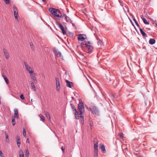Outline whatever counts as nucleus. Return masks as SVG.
<instances>
[{"label": "nucleus", "mask_w": 157, "mask_h": 157, "mask_svg": "<svg viewBox=\"0 0 157 157\" xmlns=\"http://www.w3.org/2000/svg\"><path fill=\"white\" fill-rule=\"evenodd\" d=\"M81 46L86 50V52H87L90 53L93 50L92 44L90 42L85 41L82 43Z\"/></svg>", "instance_id": "nucleus-1"}, {"label": "nucleus", "mask_w": 157, "mask_h": 157, "mask_svg": "<svg viewBox=\"0 0 157 157\" xmlns=\"http://www.w3.org/2000/svg\"><path fill=\"white\" fill-rule=\"evenodd\" d=\"M49 12L55 17H59L60 11L58 9L52 8L49 9Z\"/></svg>", "instance_id": "nucleus-2"}, {"label": "nucleus", "mask_w": 157, "mask_h": 157, "mask_svg": "<svg viewBox=\"0 0 157 157\" xmlns=\"http://www.w3.org/2000/svg\"><path fill=\"white\" fill-rule=\"evenodd\" d=\"M78 110L79 113L78 115H82L85 112V109L84 106V104L82 101H80L78 104Z\"/></svg>", "instance_id": "nucleus-3"}, {"label": "nucleus", "mask_w": 157, "mask_h": 157, "mask_svg": "<svg viewBox=\"0 0 157 157\" xmlns=\"http://www.w3.org/2000/svg\"><path fill=\"white\" fill-rule=\"evenodd\" d=\"M90 110L94 115L98 116L99 115V111L97 108L94 106H91L90 108Z\"/></svg>", "instance_id": "nucleus-4"}, {"label": "nucleus", "mask_w": 157, "mask_h": 157, "mask_svg": "<svg viewBox=\"0 0 157 157\" xmlns=\"http://www.w3.org/2000/svg\"><path fill=\"white\" fill-rule=\"evenodd\" d=\"M70 105H71V107L73 110V112L74 113L75 115V118L76 119H79V116H78V113L77 111L76 108L75 106L72 104H71Z\"/></svg>", "instance_id": "nucleus-5"}, {"label": "nucleus", "mask_w": 157, "mask_h": 157, "mask_svg": "<svg viewBox=\"0 0 157 157\" xmlns=\"http://www.w3.org/2000/svg\"><path fill=\"white\" fill-rule=\"evenodd\" d=\"M26 70L28 71L30 73H32L33 71L32 70V69L28 65L27 63L25 62L24 63Z\"/></svg>", "instance_id": "nucleus-6"}, {"label": "nucleus", "mask_w": 157, "mask_h": 157, "mask_svg": "<svg viewBox=\"0 0 157 157\" xmlns=\"http://www.w3.org/2000/svg\"><path fill=\"white\" fill-rule=\"evenodd\" d=\"M86 38V36L84 34H79L78 35V40L83 41Z\"/></svg>", "instance_id": "nucleus-7"}, {"label": "nucleus", "mask_w": 157, "mask_h": 157, "mask_svg": "<svg viewBox=\"0 0 157 157\" xmlns=\"http://www.w3.org/2000/svg\"><path fill=\"white\" fill-rule=\"evenodd\" d=\"M14 12V15L16 19L18 18V13L17 8L15 6H14L13 8Z\"/></svg>", "instance_id": "nucleus-8"}, {"label": "nucleus", "mask_w": 157, "mask_h": 157, "mask_svg": "<svg viewBox=\"0 0 157 157\" xmlns=\"http://www.w3.org/2000/svg\"><path fill=\"white\" fill-rule=\"evenodd\" d=\"M55 79L56 90L59 91V90L60 87L59 80V78L57 77H56Z\"/></svg>", "instance_id": "nucleus-9"}, {"label": "nucleus", "mask_w": 157, "mask_h": 157, "mask_svg": "<svg viewBox=\"0 0 157 157\" xmlns=\"http://www.w3.org/2000/svg\"><path fill=\"white\" fill-rule=\"evenodd\" d=\"M65 19L66 22L72 24L73 26H74V24L72 23V22L70 18L68 17L66 14L64 15Z\"/></svg>", "instance_id": "nucleus-10"}, {"label": "nucleus", "mask_w": 157, "mask_h": 157, "mask_svg": "<svg viewBox=\"0 0 157 157\" xmlns=\"http://www.w3.org/2000/svg\"><path fill=\"white\" fill-rule=\"evenodd\" d=\"M53 52L56 56L57 57H60L61 56V52L56 49L53 50Z\"/></svg>", "instance_id": "nucleus-11"}, {"label": "nucleus", "mask_w": 157, "mask_h": 157, "mask_svg": "<svg viewBox=\"0 0 157 157\" xmlns=\"http://www.w3.org/2000/svg\"><path fill=\"white\" fill-rule=\"evenodd\" d=\"M57 25L62 31L63 34V35L66 34V32L64 30L63 26L61 24L59 23L57 24Z\"/></svg>", "instance_id": "nucleus-12"}, {"label": "nucleus", "mask_w": 157, "mask_h": 157, "mask_svg": "<svg viewBox=\"0 0 157 157\" xmlns=\"http://www.w3.org/2000/svg\"><path fill=\"white\" fill-rule=\"evenodd\" d=\"M30 76L32 79L33 80L34 83H36L37 82L36 78L35 76V74L33 73V71L32 73H30Z\"/></svg>", "instance_id": "nucleus-13"}, {"label": "nucleus", "mask_w": 157, "mask_h": 157, "mask_svg": "<svg viewBox=\"0 0 157 157\" xmlns=\"http://www.w3.org/2000/svg\"><path fill=\"white\" fill-rule=\"evenodd\" d=\"M16 139L17 140V145L18 147H19L21 144L20 137L18 136H17Z\"/></svg>", "instance_id": "nucleus-14"}, {"label": "nucleus", "mask_w": 157, "mask_h": 157, "mask_svg": "<svg viewBox=\"0 0 157 157\" xmlns=\"http://www.w3.org/2000/svg\"><path fill=\"white\" fill-rule=\"evenodd\" d=\"M66 81L67 82V87L70 88H71L72 86H73V83L71 82H69V81L66 80Z\"/></svg>", "instance_id": "nucleus-15"}, {"label": "nucleus", "mask_w": 157, "mask_h": 157, "mask_svg": "<svg viewBox=\"0 0 157 157\" xmlns=\"http://www.w3.org/2000/svg\"><path fill=\"white\" fill-rule=\"evenodd\" d=\"M14 117L18 118L19 116H18V110L17 109H15L14 110Z\"/></svg>", "instance_id": "nucleus-16"}, {"label": "nucleus", "mask_w": 157, "mask_h": 157, "mask_svg": "<svg viewBox=\"0 0 157 157\" xmlns=\"http://www.w3.org/2000/svg\"><path fill=\"white\" fill-rule=\"evenodd\" d=\"M155 42V40L154 39L152 38H150L149 42V43L151 45L154 44Z\"/></svg>", "instance_id": "nucleus-17"}, {"label": "nucleus", "mask_w": 157, "mask_h": 157, "mask_svg": "<svg viewBox=\"0 0 157 157\" xmlns=\"http://www.w3.org/2000/svg\"><path fill=\"white\" fill-rule=\"evenodd\" d=\"M139 30L143 36H147L146 34L143 31L142 29L140 28Z\"/></svg>", "instance_id": "nucleus-18"}, {"label": "nucleus", "mask_w": 157, "mask_h": 157, "mask_svg": "<svg viewBox=\"0 0 157 157\" xmlns=\"http://www.w3.org/2000/svg\"><path fill=\"white\" fill-rule=\"evenodd\" d=\"M141 17L145 24L146 25L149 24V22L147 21L146 19L143 17V15L141 16Z\"/></svg>", "instance_id": "nucleus-19"}, {"label": "nucleus", "mask_w": 157, "mask_h": 157, "mask_svg": "<svg viewBox=\"0 0 157 157\" xmlns=\"http://www.w3.org/2000/svg\"><path fill=\"white\" fill-rule=\"evenodd\" d=\"M31 86L32 87V89H33L34 91H36V87L34 84L33 82H32L31 83Z\"/></svg>", "instance_id": "nucleus-20"}, {"label": "nucleus", "mask_w": 157, "mask_h": 157, "mask_svg": "<svg viewBox=\"0 0 157 157\" xmlns=\"http://www.w3.org/2000/svg\"><path fill=\"white\" fill-rule=\"evenodd\" d=\"M89 124L90 126V128L91 129H92L93 127V124L92 121L91 120V119H90L89 120Z\"/></svg>", "instance_id": "nucleus-21"}, {"label": "nucleus", "mask_w": 157, "mask_h": 157, "mask_svg": "<svg viewBox=\"0 0 157 157\" xmlns=\"http://www.w3.org/2000/svg\"><path fill=\"white\" fill-rule=\"evenodd\" d=\"M2 76L3 77L6 83L7 84H8L9 83V81L6 77L3 75H2Z\"/></svg>", "instance_id": "nucleus-22"}, {"label": "nucleus", "mask_w": 157, "mask_h": 157, "mask_svg": "<svg viewBox=\"0 0 157 157\" xmlns=\"http://www.w3.org/2000/svg\"><path fill=\"white\" fill-rule=\"evenodd\" d=\"M80 115V117L81 118V123L82 124H84V116L83 115Z\"/></svg>", "instance_id": "nucleus-23"}, {"label": "nucleus", "mask_w": 157, "mask_h": 157, "mask_svg": "<svg viewBox=\"0 0 157 157\" xmlns=\"http://www.w3.org/2000/svg\"><path fill=\"white\" fill-rule=\"evenodd\" d=\"M100 148L101 151L104 152H106V150L105 148V146L103 145H102L100 146Z\"/></svg>", "instance_id": "nucleus-24"}, {"label": "nucleus", "mask_w": 157, "mask_h": 157, "mask_svg": "<svg viewBox=\"0 0 157 157\" xmlns=\"http://www.w3.org/2000/svg\"><path fill=\"white\" fill-rule=\"evenodd\" d=\"M45 113V114L46 117H47V118L50 121V117L49 114L47 112H46Z\"/></svg>", "instance_id": "nucleus-25"}, {"label": "nucleus", "mask_w": 157, "mask_h": 157, "mask_svg": "<svg viewBox=\"0 0 157 157\" xmlns=\"http://www.w3.org/2000/svg\"><path fill=\"white\" fill-rule=\"evenodd\" d=\"M19 157H24L23 152L21 150H20L19 152Z\"/></svg>", "instance_id": "nucleus-26"}, {"label": "nucleus", "mask_w": 157, "mask_h": 157, "mask_svg": "<svg viewBox=\"0 0 157 157\" xmlns=\"http://www.w3.org/2000/svg\"><path fill=\"white\" fill-rule=\"evenodd\" d=\"M4 55L5 57V58L7 59H8L10 57L9 55L8 52L4 53Z\"/></svg>", "instance_id": "nucleus-27"}, {"label": "nucleus", "mask_w": 157, "mask_h": 157, "mask_svg": "<svg viewBox=\"0 0 157 157\" xmlns=\"http://www.w3.org/2000/svg\"><path fill=\"white\" fill-rule=\"evenodd\" d=\"M5 137H6V142L8 143H9V137H8V135L7 134H6V133H5Z\"/></svg>", "instance_id": "nucleus-28"}, {"label": "nucleus", "mask_w": 157, "mask_h": 157, "mask_svg": "<svg viewBox=\"0 0 157 157\" xmlns=\"http://www.w3.org/2000/svg\"><path fill=\"white\" fill-rule=\"evenodd\" d=\"M94 142L95 143L94 147H98V142L97 141V139H95Z\"/></svg>", "instance_id": "nucleus-29"}, {"label": "nucleus", "mask_w": 157, "mask_h": 157, "mask_svg": "<svg viewBox=\"0 0 157 157\" xmlns=\"http://www.w3.org/2000/svg\"><path fill=\"white\" fill-rule=\"evenodd\" d=\"M29 151L28 149L26 150L25 153V156L26 157H28L29 155Z\"/></svg>", "instance_id": "nucleus-30"}, {"label": "nucleus", "mask_w": 157, "mask_h": 157, "mask_svg": "<svg viewBox=\"0 0 157 157\" xmlns=\"http://www.w3.org/2000/svg\"><path fill=\"white\" fill-rule=\"evenodd\" d=\"M98 155V151H94V156L95 157H97Z\"/></svg>", "instance_id": "nucleus-31"}, {"label": "nucleus", "mask_w": 157, "mask_h": 157, "mask_svg": "<svg viewBox=\"0 0 157 157\" xmlns=\"http://www.w3.org/2000/svg\"><path fill=\"white\" fill-rule=\"evenodd\" d=\"M39 116L40 117L41 119L42 120V121H45V118L44 116H43L42 115L40 114Z\"/></svg>", "instance_id": "nucleus-32"}, {"label": "nucleus", "mask_w": 157, "mask_h": 157, "mask_svg": "<svg viewBox=\"0 0 157 157\" xmlns=\"http://www.w3.org/2000/svg\"><path fill=\"white\" fill-rule=\"evenodd\" d=\"M12 122L13 125H15L16 124L15 120V119L13 118L12 119Z\"/></svg>", "instance_id": "nucleus-33"}, {"label": "nucleus", "mask_w": 157, "mask_h": 157, "mask_svg": "<svg viewBox=\"0 0 157 157\" xmlns=\"http://www.w3.org/2000/svg\"><path fill=\"white\" fill-rule=\"evenodd\" d=\"M65 14H64L63 15H62L61 13H60V14H59V17H58V18H59V19H60V18H63V17H64V15Z\"/></svg>", "instance_id": "nucleus-34"}, {"label": "nucleus", "mask_w": 157, "mask_h": 157, "mask_svg": "<svg viewBox=\"0 0 157 157\" xmlns=\"http://www.w3.org/2000/svg\"><path fill=\"white\" fill-rule=\"evenodd\" d=\"M119 136L120 138L123 139L124 138V134L123 133L120 134H118V136Z\"/></svg>", "instance_id": "nucleus-35"}, {"label": "nucleus", "mask_w": 157, "mask_h": 157, "mask_svg": "<svg viewBox=\"0 0 157 157\" xmlns=\"http://www.w3.org/2000/svg\"><path fill=\"white\" fill-rule=\"evenodd\" d=\"M5 2L6 4H9L10 3V0H3Z\"/></svg>", "instance_id": "nucleus-36"}, {"label": "nucleus", "mask_w": 157, "mask_h": 157, "mask_svg": "<svg viewBox=\"0 0 157 157\" xmlns=\"http://www.w3.org/2000/svg\"><path fill=\"white\" fill-rule=\"evenodd\" d=\"M26 131L24 129H23V135L25 137L26 136Z\"/></svg>", "instance_id": "nucleus-37"}, {"label": "nucleus", "mask_w": 157, "mask_h": 157, "mask_svg": "<svg viewBox=\"0 0 157 157\" xmlns=\"http://www.w3.org/2000/svg\"><path fill=\"white\" fill-rule=\"evenodd\" d=\"M20 97L21 99H25L24 96L23 94H21L20 95Z\"/></svg>", "instance_id": "nucleus-38"}, {"label": "nucleus", "mask_w": 157, "mask_h": 157, "mask_svg": "<svg viewBox=\"0 0 157 157\" xmlns=\"http://www.w3.org/2000/svg\"><path fill=\"white\" fill-rule=\"evenodd\" d=\"M0 157H3V154L2 151L0 150Z\"/></svg>", "instance_id": "nucleus-39"}, {"label": "nucleus", "mask_w": 157, "mask_h": 157, "mask_svg": "<svg viewBox=\"0 0 157 157\" xmlns=\"http://www.w3.org/2000/svg\"><path fill=\"white\" fill-rule=\"evenodd\" d=\"M98 44H99L101 46V45L102 44V41L100 40L98 41Z\"/></svg>", "instance_id": "nucleus-40"}, {"label": "nucleus", "mask_w": 157, "mask_h": 157, "mask_svg": "<svg viewBox=\"0 0 157 157\" xmlns=\"http://www.w3.org/2000/svg\"><path fill=\"white\" fill-rule=\"evenodd\" d=\"M3 51L4 53L8 52H7V50L6 48H3Z\"/></svg>", "instance_id": "nucleus-41"}, {"label": "nucleus", "mask_w": 157, "mask_h": 157, "mask_svg": "<svg viewBox=\"0 0 157 157\" xmlns=\"http://www.w3.org/2000/svg\"><path fill=\"white\" fill-rule=\"evenodd\" d=\"M136 24V25L140 28V26H139V24H138L137 22V21L135 23Z\"/></svg>", "instance_id": "nucleus-42"}, {"label": "nucleus", "mask_w": 157, "mask_h": 157, "mask_svg": "<svg viewBox=\"0 0 157 157\" xmlns=\"http://www.w3.org/2000/svg\"><path fill=\"white\" fill-rule=\"evenodd\" d=\"M94 151H98V147H94Z\"/></svg>", "instance_id": "nucleus-43"}, {"label": "nucleus", "mask_w": 157, "mask_h": 157, "mask_svg": "<svg viewBox=\"0 0 157 157\" xmlns=\"http://www.w3.org/2000/svg\"><path fill=\"white\" fill-rule=\"evenodd\" d=\"M61 149H62V151H63V152H64L65 148H63V147H61Z\"/></svg>", "instance_id": "nucleus-44"}, {"label": "nucleus", "mask_w": 157, "mask_h": 157, "mask_svg": "<svg viewBox=\"0 0 157 157\" xmlns=\"http://www.w3.org/2000/svg\"><path fill=\"white\" fill-rule=\"evenodd\" d=\"M30 46H31V48H33V43H30Z\"/></svg>", "instance_id": "nucleus-45"}, {"label": "nucleus", "mask_w": 157, "mask_h": 157, "mask_svg": "<svg viewBox=\"0 0 157 157\" xmlns=\"http://www.w3.org/2000/svg\"><path fill=\"white\" fill-rule=\"evenodd\" d=\"M26 143H29V139L28 138L26 141Z\"/></svg>", "instance_id": "nucleus-46"}, {"label": "nucleus", "mask_w": 157, "mask_h": 157, "mask_svg": "<svg viewBox=\"0 0 157 157\" xmlns=\"http://www.w3.org/2000/svg\"><path fill=\"white\" fill-rule=\"evenodd\" d=\"M127 150V148H124V151H124V152H126V150ZM126 153L127 154V153Z\"/></svg>", "instance_id": "nucleus-47"}, {"label": "nucleus", "mask_w": 157, "mask_h": 157, "mask_svg": "<svg viewBox=\"0 0 157 157\" xmlns=\"http://www.w3.org/2000/svg\"><path fill=\"white\" fill-rule=\"evenodd\" d=\"M154 25L157 28V22L155 23Z\"/></svg>", "instance_id": "nucleus-48"}, {"label": "nucleus", "mask_w": 157, "mask_h": 157, "mask_svg": "<svg viewBox=\"0 0 157 157\" xmlns=\"http://www.w3.org/2000/svg\"><path fill=\"white\" fill-rule=\"evenodd\" d=\"M133 20H134L135 23L137 22L135 18H133Z\"/></svg>", "instance_id": "nucleus-49"}, {"label": "nucleus", "mask_w": 157, "mask_h": 157, "mask_svg": "<svg viewBox=\"0 0 157 157\" xmlns=\"http://www.w3.org/2000/svg\"><path fill=\"white\" fill-rule=\"evenodd\" d=\"M119 2L120 3V5H121L122 6H123V5H122V3H121L120 1H119Z\"/></svg>", "instance_id": "nucleus-50"}, {"label": "nucleus", "mask_w": 157, "mask_h": 157, "mask_svg": "<svg viewBox=\"0 0 157 157\" xmlns=\"http://www.w3.org/2000/svg\"><path fill=\"white\" fill-rule=\"evenodd\" d=\"M42 76V77H43V78H45V76L44 75H43Z\"/></svg>", "instance_id": "nucleus-51"}, {"label": "nucleus", "mask_w": 157, "mask_h": 157, "mask_svg": "<svg viewBox=\"0 0 157 157\" xmlns=\"http://www.w3.org/2000/svg\"><path fill=\"white\" fill-rule=\"evenodd\" d=\"M42 1L43 2H45L46 0H42Z\"/></svg>", "instance_id": "nucleus-52"}, {"label": "nucleus", "mask_w": 157, "mask_h": 157, "mask_svg": "<svg viewBox=\"0 0 157 157\" xmlns=\"http://www.w3.org/2000/svg\"><path fill=\"white\" fill-rule=\"evenodd\" d=\"M31 101L32 102H33V99H31Z\"/></svg>", "instance_id": "nucleus-53"}, {"label": "nucleus", "mask_w": 157, "mask_h": 157, "mask_svg": "<svg viewBox=\"0 0 157 157\" xmlns=\"http://www.w3.org/2000/svg\"><path fill=\"white\" fill-rule=\"evenodd\" d=\"M143 145H144V146H145V144H143Z\"/></svg>", "instance_id": "nucleus-54"}, {"label": "nucleus", "mask_w": 157, "mask_h": 157, "mask_svg": "<svg viewBox=\"0 0 157 157\" xmlns=\"http://www.w3.org/2000/svg\"><path fill=\"white\" fill-rule=\"evenodd\" d=\"M139 157V156H137V157Z\"/></svg>", "instance_id": "nucleus-55"}]
</instances>
